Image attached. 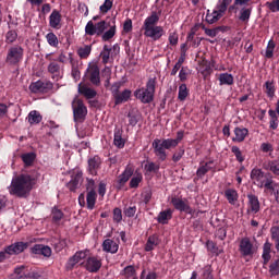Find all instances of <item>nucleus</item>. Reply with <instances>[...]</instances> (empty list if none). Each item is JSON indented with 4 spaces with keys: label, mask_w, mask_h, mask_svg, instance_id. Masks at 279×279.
I'll use <instances>...</instances> for the list:
<instances>
[{
    "label": "nucleus",
    "mask_w": 279,
    "mask_h": 279,
    "mask_svg": "<svg viewBox=\"0 0 279 279\" xmlns=\"http://www.w3.org/2000/svg\"><path fill=\"white\" fill-rule=\"evenodd\" d=\"M36 179L29 174H20L12 179L11 185L9 186L10 195H16V197H27L29 192L34 189Z\"/></svg>",
    "instance_id": "nucleus-1"
},
{
    "label": "nucleus",
    "mask_w": 279,
    "mask_h": 279,
    "mask_svg": "<svg viewBox=\"0 0 279 279\" xmlns=\"http://www.w3.org/2000/svg\"><path fill=\"white\" fill-rule=\"evenodd\" d=\"M182 138H184V132L179 131L177 133V138H155L153 141V149L155 156H157L158 160H161V162H165L167 160V149H173L177 145H180L182 142Z\"/></svg>",
    "instance_id": "nucleus-2"
},
{
    "label": "nucleus",
    "mask_w": 279,
    "mask_h": 279,
    "mask_svg": "<svg viewBox=\"0 0 279 279\" xmlns=\"http://www.w3.org/2000/svg\"><path fill=\"white\" fill-rule=\"evenodd\" d=\"M160 21V11H153L150 15H148L144 20V24L142 29L144 31V36L146 38H151V40H160L165 34V28L159 26L158 23Z\"/></svg>",
    "instance_id": "nucleus-3"
},
{
    "label": "nucleus",
    "mask_w": 279,
    "mask_h": 279,
    "mask_svg": "<svg viewBox=\"0 0 279 279\" xmlns=\"http://www.w3.org/2000/svg\"><path fill=\"white\" fill-rule=\"evenodd\" d=\"M251 180L255 186L265 189V191H276V186H278L270 173H265L258 168H254L251 171Z\"/></svg>",
    "instance_id": "nucleus-4"
},
{
    "label": "nucleus",
    "mask_w": 279,
    "mask_h": 279,
    "mask_svg": "<svg viewBox=\"0 0 279 279\" xmlns=\"http://www.w3.org/2000/svg\"><path fill=\"white\" fill-rule=\"evenodd\" d=\"M156 93V77H151L147 81L146 87L138 88L134 92L136 99H140L142 104H151L154 101V95Z\"/></svg>",
    "instance_id": "nucleus-5"
},
{
    "label": "nucleus",
    "mask_w": 279,
    "mask_h": 279,
    "mask_svg": "<svg viewBox=\"0 0 279 279\" xmlns=\"http://www.w3.org/2000/svg\"><path fill=\"white\" fill-rule=\"evenodd\" d=\"M232 3V0H218L214 11L210 13V10L207 11L206 22L209 25H214L220 19H223L226 12H228V5Z\"/></svg>",
    "instance_id": "nucleus-6"
},
{
    "label": "nucleus",
    "mask_w": 279,
    "mask_h": 279,
    "mask_svg": "<svg viewBox=\"0 0 279 279\" xmlns=\"http://www.w3.org/2000/svg\"><path fill=\"white\" fill-rule=\"evenodd\" d=\"M25 50L23 47L15 45L11 46L7 51L5 63L9 66H19L23 62Z\"/></svg>",
    "instance_id": "nucleus-7"
},
{
    "label": "nucleus",
    "mask_w": 279,
    "mask_h": 279,
    "mask_svg": "<svg viewBox=\"0 0 279 279\" xmlns=\"http://www.w3.org/2000/svg\"><path fill=\"white\" fill-rule=\"evenodd\" d=\"M108 27H110V23L106 21H100L96 24L93 21H88L85 26V34L86 36H101Z\"/></svg>",
    "instance_id": "nucleus-8"
},
{
    "label": "nucleus",
    "mask_w": 279,
    "mask_h": 279,
    "mask_svg": "<svg viewBox=\"0 0 279 279\" xmlns=\"http://www.w3.org/2000/svg\"><path fill=\"white\" fill-rule=\"evenodd\" d=\"M72 108L74 121L82 122L84 121V119H86V114H88V109H86L84 101H82L80 98H75L72 102Z\"/></svg>",
    "instance_id": "nucleus-9"
},
{
    "label": "nucleus",
    "mask_w": 279,
    "mask_h": 279,
    "mask_svg": "<svg viewBox=\"0 0 279 279\" xmlns=\"http://www.w3.org/2000/svg\"><path fill=\"white\" fill-rule=\"evenodd\" d=\"M88 256V251H78L72 257H70L65 264V269L71 271L75 269L76 265H80L84 258Z\"/></svg>",
    "instance_id": "nucleus-10"
},
{
    "label": "nucleus",
    "mask_w": 279,
    "mask_h": 279,
    "mask_svg": "<svg viewBox=\"0 0 279 279\" xmlns=\"http://www.w3.org/2000/svg\"><path fill=\"white\" fill-rule=\"evenodd\" d=\"M87 77L94 86H99L101 84V73L97 64H92L87 69Z\"/></svg>",
    "instance_id": "nucleus-11"
},
{
    "label": "nucleus",
    "mask_w": 279,
    "mask_h": 279,
    "mask_svg": "<svg viewBox=\"0 0 279 279\" xmlns=\"http://www.w3.org/2000/svg\"><path fill=\"white\" fill-rule=\"evenodd\" d=\"M84 267L89 274H97L101 269V258L90 256L85 260Z\"/></svg>",
    "instance_id": "nucleus-12"
},
{
    "label": "nucleus",
    "mask_w": 279,
    "mask_h": 279,
    "mask_svg": "<svg viewBox=\"0 0 279 279\" xmlns=\"http://www.w3.org/2000/svg\"><path fill=\"white\" fill-rule=\"evenodd\" d=\"M29 247L28 242H15L9 246L5 247V252L9 256H12L14 254H21L25 252Z\"/></svg>",
    "instance_id": "nucleus-13"
},
{
    "label": "nucleus",
    "mask_w": 279,
    "mask_h": 279,
    "mask_svg": "<svg viewBox=\"0 0 279 279\" xmlns=\"http://www.w3.org/2000/svg\"><path fill=\"white\" fill-rule=\"evenodd\" d=\"M240 252L242 256H252V254H254V245L250 241V238H244L241 240Z\"/></svg>",
    "instance_id": "nucleus-14"
},
{
    "label": "nucleus",
    "mask_w": 279,
    "mask_h": 279,
    "mask_svg": "<svg viewBox=\"0 0 279 279\" xmlns=\"http://www.w3.org/2000/svg\"><path fill=\"white\" fill-rule=\"evenodd\" d=\"M49 25L52 29H60L62 27V14H60V11L52 10L49 16Z\"/></svg>",
    "instance_id": "nucleus-15"
},
{
    "label": "nucleus",
    "mask_w": 279,
    "mask_h": 279,
    "mask_svg": "<svg viewBox=\"0 0 279 279\" xmlns=\"http://www.w3.org/2000/svg\"><path fill=\"white\" fill-rule=\"evenodd\" d=\"M171 204L174 206L175 210H180V213H187L189 215L192 213L191 206L181 198L172 197Z\"/></svg>",
    "instance_id": "nucleus-16"
},
{
    "label": "nucleus",
    "mask_w": 279,
    "mask_h": 279,
    "mask_svg": "<svg viewBox=\"0 0 279 279\" xmlns=\"http://www.w3.org/2000/svg\"><path fill=\"white\" fill-rule=\"evenodd\" d=\"M132 175H134V168H132V166H126L123 173H121L118 177V189H122L125 185V183L128 182V180H130V178H132Z\"/></svg>",
    "instance_id": "nucleus-17"
},
{
    "label": "nucleus",
    "mask_w": 279,
    "mask_h": 279,
    "mask_svg": "<svg viewBox=\"0 0 279 279\" xmlns=\"http://www.w3.org/2000/svg\"><path fill=\"white\" fill-rule=\"evenodd\" d=\"M34 278V275L29 272L25 266H20L14 269V272L11 275V279H27Z\"/></svg>",
    "instance_id": "nucleus-18"
},
{
    "label": "nucleus",
    "mask_w": 279,
    "mask_h": 279,
    "mask_svg": "<svg viewBox=\"0 0 279 279\" xmlns=\"http://www.w3.org/2000/svg\"><path fill=\"white\" fill-rule=\"evenodd\" d=\"M101 167V158L99 156H94L88 159V171L90 175H97V171H99Z\"/></svg>",
    "instance_id": "nucleus-19"
},
{
    "label": "nucleus",
    "mask_w": 279,
    "mask_h": 279,
    "mask_svg": "<svg viewBox=\"0 0 279 279\" xmlns=\"http://www.w3.org/2000/svg\"><path fill=\"white\" fill-rule=\"evenodd\" d=\"M234 137L232 138L233 143H243L247 135L250 134V130L241 126H236L234 129Z\"/></svg>",
    "instance_id": "nucleus-20"
},
{
    "label": "nucleus",
    "mask_w": 279,
    "mask_h": 279,
    "mask_svg": "<svg viewBox=\"0 0 279 279\" xmlns=\"http://www.w3.org/2000/svg\"><path fill=\"white\" fill-rule=\"evenodd\" d=\"M78 93L80 95H84V97H86V99H95V97H97V92L93 88H90L88 85L86 84H78Z\"/></svg>",
    "instance_id": "nucleus-21"
},
{
    "label": "nucleus",
    "mask_w": 279,
    "mask_h": 279,
    "mask_svg": "<svg viewBox=\"0 0 279 279\" xmlns=\"http://www.w3.org/2000/svg\"><path fill=\"white\" fill-rule=\"evenodd\" d=\"M248 199V208L253 215H256L258 210H260V201H258V196L254 194H247Z\"/></svg>",
    "instance_id": "nucleus-22"
},
{
    "label": "nucleus",
    "mask_w": 279,
    "mask_h": 279,
    "mask_svg": "<svg viewBox=\"0 0 279 279\" xmlns=\"http://www.w3.org/2000/svg\"><path fill=\"white\" fill-rule=\"evenodd\" d=\"M48 72L52 74V77L58 82L62 80V70H60V64L56 61H52L48 64Z\"/></svg>",
    "instance_id": "nucleus-23"
},
{
    "label": "nucleus",
    "mask_w": 279,
    "mask_h": 279,
    "mask_svg": "<svg viewBox=\"0 0 279 279\" xmlns=\"http://www.w3.org/2000/svg\"><path fill=\"white\" fill-rule=\"evenodd\" d=\"M102 250L109 254H117L119 252V244L111 239H107L102 242Z\"/></svg>",
    "instance_id": "nucleus-24"
},
{
    "label": "nucleus",
    "mask_w": 279,
    "mask_h": 279,
    "mask_svg": "<svg viewBox=\"0 0 279 279\" xmlns=\"http://www.w3.org/2000/svg\"><path fill=\"white\" fill-rule=\"evenodd\" d=\"M80 184H82V172H76L72 175V179L66 184L69 191H77L80 189Z\"/></svg>",
    "instance_id": "nucleus-25"
},
{
    "label": "nucleus",
    "mask_w": 279,
    "mask_h": 279,
    "mask_svg": "<svg viewBox=\"0 0 279 279\" xmlns=\"http://www.w3.org/2000/svg\"><path fill=\"white\" fill-rule=\"evenodd\" d=\"M219 86H232L234 84V75L225 72L218 76Z\"/></svg>",
    "instance_id": "nucleus-26"
},
{
    "label": "nucleus",
    "mask_w": 279,
    "mask_h": 279,
    "mask_svg": "<svg viewBox=\"0 0 279 279\" xmlns=\"http://www.w3.org/2000/svg\"><path fill=\"white\" fill-rule=\"evenodd\" d=\"M130 97H132V90L130 89H124L122 93H118L113 96L116 106L125 104V101L130 100Z\"/></svg>",
    "instance_id": "nucleus-27"
},
{
    "label": "nucleus",
    "mask_w": 279,
    "mask_h": 279,
    "mask_svg": "<svg viewBox=\"0 0 279 279\" xmlns=\"http://www.w3.org/2000/svg\"><path fill=\"white\" fill-rule=\"evenodd\" d=\"M113 144L119 149H123L125 147V140L123 138V131L120 129L114 130Z\"/></svg>",
    "instance_id": "nucleus-28"
},
{
    "label": "nucleus",
    "mask_w": 279,
    "mask_h": 279,
    "mask_svg": "<svg viewBox=\"0 0 279 279\" xmlns=\"http://www.w3.org/2000/svg\"><path fill=\"white\" fill-rule=\"evenodd\" d=\"M225 197L231 204V206H235L236 202H239V193L236 190L228 189L225 191Z\"/></svg>",
    "instance_id": "nucleus-29"
},
{
    "label": "nucleus",
    "mask_w": 279,
    "mask_h": 279,
    "mask_svg": "<svg viewBox=\"0 0 279 279\" xmlns=\"http://www.w3.org/2000/svg\"><path fill=\"white\" fill-rule=\"evenodd\" d=\"M33 254H41V256L49 258V256H51V247L43 244H36L33 247Z\"/></svg>",
    "instance_id": "nucleus-30"
},
{
    "label": "nucleus",
    "mask_w": 279,
    "mask_h": 279,
    "mask_svg": "<svg viewBox=\"0 0 279 279\" xmlns=\"http://www.w3.org/2000/svg\"><path fill=\"white\" fill-rule=\"evenodd\" d=\"M27 121L29 125H38L43 121V114H40V111L33 110L27 116Z\"/></svg>",
    "instance_id": "nucleus-31"
},
{
    "label": "nucleus",
    "mask_w": 279,
    "mask_h": 279,
    "mask_svg": "<svg viewBox=\"0 0 279 279\" xmlns=\"http://www.w3.org/2000/svg\"><path fill=\"white\" fill-rule=\"evenodd\" d=\"M171 217H173V211L171 209H167L159 213L157 217V221L158 223H161L162 226H165L169 223V220L171 219Z\"/></svg>",
    "instance_id": "nucleus-32"
},
{
    "label": "nucleus",
    "mask_w": 279,
    "mask_h": 279,
    "mask_svg": "<svg viewBox=\"0 0 279 279\" xmlns=\"http://www.w3.org/2000/svg\"><path fill=\"white\" fill-rule=\"evenodd\" d=\"M213 165H214V161H207L205 163L201 162V166L196 171L197 178H204V175H206V173H208L210 169H213Z\"/></svg>",
    "instance_id": "nucleus-33"
},
{
    "label": "nucleus",
    "mask_w": 279,
    "mask_h": 279,
    "mask_svg": "<svg viewBox=\"0 0 279 279\" xmlns=\"http://www.w3.org/2000/svg\"><path fill=\"white\" fill-rule=\"evenodd\" d=\"M86 203L88 210H93L95 208V204H97V192L88 191L86 194Z\"/></svg>",
    "instance_id": "nucleus-34"
},
{
    "label": "nucleus",
    "mask_w": 279,
    "mask_h": 279,
    "mask_svg": "<svg viewBox=\"0 0 279 279\" xmlns=\"http://www.w3.org/2000/svg\"><path fill=\"white\" fill-rule=\"evenodd\" d=\"M159 243H160V240L158 239V235H150L146 242L145 251L151 252L157 247Z\"/></svg>",
    "instance_id": "nucleus-35"
},
{
    "label": "nucleus",
    "mask_w": 279,
    "mask_h": 279,
    "mask_svg": "<svg viewBox=\"0 0 279 279\" xmlns=\"http://www.w3.org/2000/svg\"><path fill=\"white\" fill-rule=\"evenodd\" d=\"M262 258L264 260V265H267L269 260H271V243L265 242L263 246V255Z\"/></svg>",
    "instance_id": "nucleus-36"
},
{
    "label": "nucleus",
    "mask_w": 279,
    "mask_h": 279,
    "mask_svg": "<svg viewBox=\"0 0 279 279\" xmlns=\"http://www.w3.org/2000/svg\"><path fill=\"white\" fill-rule=\"evenodd\" d=\"M121 275L124 276L126 279H138L136 276V268L133 265L126 266L122 271Z\"/></svg>",
    "instance_id": "nucleus-37"
},
{
    "label": "nucleus",
    "mask_w": 279,
    "mask_h": 279,
    "mask_svg": "<svg viewBox=\"0 0 279 279\" xmlns=\"http://www.w3.org/2000/svg\"><path fill=\"white\" fill-rule=\"evenodd\" d=\"M250 16H252V9L242 8L240 10L239 21L242 23H247L250 21Z\"/></svg>",
    "instance_id": "nucleus-38"
},
{
    "label": "nucleus",
    "mask_w": 279,
    "mask_h": 279,
    "mask_svg": "<svg viewBox=\"0 0 279 279\" xmlns=\"http://www.w3.org/2000/svg\"><path fill=\"white\" fill-rule=\"evenodd\" d=\"M90 51H93V47L89 45H85L77 49V56L83 60L90 56Z\"/></svg>",
    "instance_id": "nucleus-39"
},
{
    "label": "nucleus",
    "mask_w": 279,
    "mask_h": 279,
    "mask_svg": "<svg viewBox=\"0 0 279 279\" xmlns=\"http://www.w3.org/2000/svg\"><path fill=\"white\" fill-rule=\"evenodd\" d=\"M58 62H61L62 64H68V62H70V64H74L75 61L73 59V53L70 52L68 56L64 52H61L58 57Z\"/></svg>",
    "instance_id": "nucleus-40"
},
{
    "label": "nucleus",
    "mask_w": 279,
    "mask_h": 279,
    "mask_svg": "<svg viewBox=\"0 0 279 279\" xmlns=\"http://www.w3.org/2000/svg\"><path fill=\"white\" fill-rule=\"evenodd\" d=\"M186 97H189V87H186V84H181L179 86L178 100L186 101Z\"/></svg>",
    "instance_id": "nucleus-41"
},
{
    "label": "nucleus",
    "mask_w": 279,
    "mask_h": 279,
    "mask_svg": "<svg viewBox=\"0 0 279 279\" xmlns=\"http://www.w3.org/2000/svg\"><path fill=\"white\" fill-rule=\"evenodd\" d=\"M114 34H117V26L116 25H112V26H110L109 27V29L108 31H106V32H104L102 34H101V38H102V40H110V39H112V38H114Z\"/></svg>",
    "instance_id": "nucleus-42"
},
{
    "label": "nucleus",
    "mask_w": 279,
    "mask_h": 279,
    "mask_svg": "<svg viewBox=\"0 0 279 279\" xmlns=\"http://www.w3.org/2000/svg\"><path fill=\"white\" fill-rule=\"evenodd\" d=\"M16 38H19V33L15 29H10L5 34V43L8 45H12V43H16Z\"/></svg>",
    "instance_id": "nucleus-43"
},
{
    "label": "nucleus",
    "mask_w": 279,
    "mask_h": 279,
    "mask_svg": "<svg viewBox=\"0 0 279 279\" xmlns=\"http://www.w3.org/2000/svg\"><path fill=\"white\" fill-rule=\"evenodd\" d=\"M21 158L24 165H26V167H31V165L34 163V160H36V155L34 153H26V154H23Z\"/></svg>",
    "instance_id": "nucleus-44"
},
{
    "label": "nucleus",
    "mask_w": 279,
    "mask_h": 279,
    "mask_svg": "<svg viewBox=\"0 0 279 279\" xmlns=\"http://www.w3.org/2000/svg\"><path fill=\"white\" fill-rule=\"evenodd\" d=\"M267 171H271L275 175H279V160L269 161L266 165Z\"/></svg>",
    "instance_id": "nucleus-45"
},
{
    "label": "nucleus",
    "mask_w": 279,
    "mask_h": 279,
    "mask_svg": "<svg viewBox=\"0 0 279 279\" xmlns=\"http://www.w3.org/2000/svg\"><path fill=\"white\" fill-rule=\"evenodd\" d=\"M29 90L32 93H43V90H45V83H43L41 81H37L35 83H32L29 85Z\"/></svg>",
    "instance_id": "nucleus-46"
},
{
    "label": "nucleus",
    "mask_w": 279,
    "mask_h": 279,
    "mask_svg": "<svg viewBox=\"0 0 279 279\" xmlns=\"http://www.w3.org/2000/svg\"><path fill=\"white\" fill-rule=\"evenodd\" d=\"M250 1L252 0H234L233 4L229 7V12H233V10H235L236 12L239 8H243V5H247Z\"/></svg>",
    "instance_id": "nucleus-47"
},
{
    "label": "nucleus",
    "mask_w": 279,
    "mask_h": 279,
    "mask_svg": "<svg viewBox=\"0 0 279 279\" xmlns=\"http://www.w3.org/2000/svg\"><path fill=\"white\" fill-rule=\"evenodd\" d=\"M143 182V174L136 173L130 181V187L131 189H138V184Z\"/></svg>",
    "instance_id": "nucleus-48"
},
{
    "label": "nucleus",
    "mask_w": 279,
    "mask_h": 279,
    "mask_svg": "<svg viewBox=\"0 0 279 279\" xmlns=\"http://www.w3.org/2000/svg\"><path fill=\"white\" fill-rule=\"evenodd\" d=\"M265 88H266V95L270 98L276 95V86L274 85V82L267 81L265 83Z\"/></svg>",
    "instance_id": "nucleus-49"
},
{
    "label": "nucleus",
    "mask_w": 279,
    "mask_h": 279,
    "mask_svg": "<svg viewBox=\"0 0 279 279\" xmlns=\"http://www.w3.org/2000/svg\"><path fill=\"white\" fill-rule=\"evenodd\" d=\"M231 151H232V154H234L235 159L238 160V162H244L245 161V157L243 156V153L241 151V148H239V146H232Z\"/></svg>",
    "instance_id": "nucleus-50"
},
{
    "label": "nucleus",
    "mask_w": 279,
    "mask_h": 279,
    "mask_svg": "<svg viewBox=\"0 0 279 279\" xmlns=\"http://www.w3.org/2000/svg\"><path fill=\"white\" fill-rule=\"evenodd\" d=\"M158 275L156 271L143 269L140 279H157Z\"/></svg>",
    "instance_id": "nucleus-51"
},
{
    "label": "nucleus",
    "mask_w": 279,
    "mask_h": 279,
    "mask_svg": "<svg viewBox=\"0 0 279 279\" xmlns=\"http://www.w3.org/2000/svg\"><path fill=\"white\" fill-rule=\"evenodd\" d=\"M46 39L48 45H50V47H58L59 45L58 36H56L53 33H48L46 35Z\"/></svg>",
    "instance_id": "nucleus-52"
},
{
    "label": "nucleus",
    "mask_w": 279,
    "mask_h": 279,
    "mask_svg": "<svg viewBox=\"0 0 279 279\" xmlns=\"http://www.w3.org/2000/svg\"><path fill=\"white\" fill-rule=\"evenodd\" d=\"M276 49V43L274 40H269L267 48H266V52L265 56L266 58H274V50Z\"/></svg>",
    "instance_id": "nucleus-53"
},
{
    "label": "nucleus",
    "mask_w": 279,
    "mask_h": 279,
    "mask_svg": "<svg viewBox=\"0 0 279 279\" xmlns=\"http://www.w3.org/2000/svg\"><path fill=\"white\" fill-rule=\"evenodd\" d=\"M110 51H112L110 47L104 46V50L100 53L104 64H108L110 61Z\"/></svg>",
    "instance_id": "nucleus-54"
},
{
    "label": "nucleus",
    "mask_w": 279,
    "mask_h": 279,
    "mask_svg": "<svg viewBox=\"0 0 279 279\" xmlns=\"http://www.w3.org/2000/svg\"><path fill=\"white\" fill-rule=\"evenodd\" d=\"M189 75H191V70L189 69V66H182L179 72V80L181 82H186Z\"/></svg>",
    "instance_id": "nucleus-55"
},
{
    "label": "nucleus",
    "mask_w": 279,
    "mask_h": 279,
    "mask_svg": "<svg viewBox=\"0 0 279 279\" xmlns=\"http://www.w3.org/2000/svg\"><path fill=\"white\" fill-rule=\"evenodd\" d=\"M260 151H263V154H269V156H271V154H274V145L267 142L262 143Z\"/></svg>",
    "instance_id": "nucleus-56"
},
{
    "label": "nucleus",
    "mask_w": 279,
    "mask_h": 279,
    "mask_svg": "<svg viewBox=\"0 0 279 279\" xmlns=\"http://www.w3.org/2000/svg\"><path fill=\"white\" fill-rule=\"evenodd\" d=\"M269 274L270 276H279V258L270 264Z\"/></svg>",
    "instance_id": "nucleus-57"
},
{
    "label": "nucleus",
    "mask_w": 279,
    "mask_h": 279,
    "mask_svg": "<svg viewBox=\"0 0 279 279\" xmlns=\"http://www.w3.org/2000/svg\"><path fill=\"white\" fill-rule=\"evenodd\" d=\"M145 171L147 173H156V171H159L160 166L156 165L154 161H150L144 166Z\"/></svg>",
    "instance_id": "nucleus-58"
},
{
    "label": "nucleus",
    "mask_w": 279,
    "mask_h": 279,
    "mask_svg": "<svg viewBox=\"0 0 279 279\" xmlns=\"http://www.w3.org/2000/svg\"><path fill=\"white\" fill-rule=\"evenodd\" d=\"M113 221L116 223H121V221H123V211L121 210V208L113 209Z\"/></svg>",
    "instance_id": "nucleus-59"
},
{
    "label": "nucleus",
    "mask_w": 279,
    "mask_h": 279,
    "mask_svg": "<svg viewBox=\"0 0 279 279\" xmlns=\"http://www.w3.org/2000/svg\"><path fill=\"white\" fill-rule=\"evenodd\" d=\"M110 10H112V0H105L104 4L100 5V12H102V14H106L110 12Z\"/></svg>",
    "instance_id": "nucleus-60"
},
{
    "label": "nucleus",
    "mask_w": 279,
    "mask_h": 279,
    "mask_svg": "<svg viewBox=\"0 0 279 279\" xmlns=\"http://www.w3.org/2000/svg\"><path fill=\"white\" fill-rule=\"evenodd\" d=\"M266 5L270 12H279V0H272L271 2H266Z\"/></svg>",
    "instance_id": "nucleus-61"
},
{
    "label": "nucleus",
    "mask_w": 279,
    "mask_h": 279,
    "mask_svg": "<svg viewBox=\"0 0 279 279\" xmlns=\"http://www.w3.org/2000/svg\"><path fill=\"white\" fill-rule=\"evenodd\" d=\"M62 217H64V214L62 213V210L54 207L52 209V219H53V221H60L62 219Z\"/></svg>",
    "instance_id": "nucleus-62"
},
{
    "label": "nucleus",
    "mask_w": 279,
    "mask_h": 279,
    "mask_svg": "<svg viewBox=\"0 0 279 279\" xmlns=\"http://www.w3.org/2000/svg\"><path fill=\"white\" fill-rule=\"evenodd\" d=\"M125 217L132 218L136 215V206H130L124 208Z\"/></svg>",
    "instance_id": "nucleus-63"
},
{
    "label": "nucleus",
    "mask_w": 279,
    "mask_h": 279,
    "mask_svg": "<svg viewBox=\"0 0 279 279\" xmlns=\"http://www.w3.org/2000/svg\"><path fill=\"white\" fill-rule=\"evenodd\" d=\"M203 278L204 279H213V270L210 266H205L203 269Z\"/></svg>",
    "instance_id": "nucleus-64"
}]
</instances>
